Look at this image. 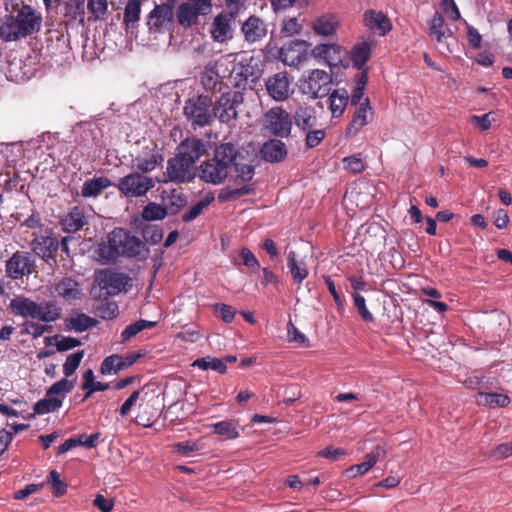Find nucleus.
I'll list each match as a JSON object with an SVG mask.
<instances>
[{
	"mask_svg": "<svg viewBox=\"0 0 512 512\" xmlns=\"http://www.w3.org/2000/svg\"><path fill=\"white\" fill-rule=\"evenodd\" d=\"M5 15L0 25V38L4 41H17L41 29L42 15L23 0H4Z\"/></svg>",
	"mask_w": 512,
	"mask_h": 512,
	"instance_id": "obj_1",
	"label": "nucleus"
},
{
	"mask_svg": "<svg viewBox=\"0 0 512 512\" xmlns=\"http://www.w3.org/2000/svg\"><path fill=\"white\" fill-rule=\"evenodd\" d=\"M97 253L103 261L114 263L120 256L126 258L143 256L146 258L149 249L141 239L132 235L130 231L116 227L108 234L107 241L98 245Z\"/></svg>",
	"mask_w": 512,
	"mask_h": 512,
	"instance_id": "obj_2",
	"label": "nucleus"
},
{
	"mask_svg": "<svg viewBox=\"0 0 512 512\" xmlns=\"http://www.w3.org/2000/svg\"><path fill=\"white\" fill-rule=\"evenodd\" d=\"M238 156L239 151L232 143H221L216 146L213 157L199 167L200 179L213 185L223 183L230 175Z\"/></svg>",
	"mask_w": 512,
	"mask_h": 512,
	"instance_id": "obj_3",
	"label": "nucleus"
},
{
	"mask_svg": "<svg viewBox=\"0 0 512 512\" xmlns=\"http://www.w3.org/2000/svg\"><path fill=\"white\" fill-rule=\"evenodd\" d=\"M75 380L63 378L52 384L43 399L37 401L33 410L35 414L45 415L57 411L63 404L66 396L74 389Z\"/></svg>",
	"mask_w": 512,
	"mask_h": 512,
	"instance_id": "obj_4",
	"label": "nucleus"
},
{
	"mask_svg": "<svg viewBox=\"0 0 512 512\" xmlns=\"http://www.w3.org/2000/svg\"><path fill=\"white\" fill-rule=\"evenodd\" d=\"M183 112L194 128L208 126L215 118L213 100L207 95L189 98L185 102Z\"/></svg>",
	"mask_w": 512,
	"mask_h": 512,
	"instance_id": "obj_5",
	"label": "nucleus"
},
{
	"mask_svg": "<svg viewBox=\"0 0 512 512\" xmlns=\"http://www.w3.org/2000/svg\"><path fill=\"white\" fill-rule=\"evenodd\" d=\"M36 272V260L28 251L17 250L5 262V276L12 281L22 280Z\"/></svg>",
	"mask_w": 512,
	"mask_h": 512,
	"instance_id": "obj_6",
	"label": "nucleus"
},
{
	"mask_svg": "<svg viewBox=\"0 0 512 512\" xmlns=\"http://www.w3.org/2000/svg\"><path fill=\"white\" fill-rule=\"evenodd\" d=\"M31 248L35 255L41 258L46 264L52 266L56 263L59 239L53 229L46 228L39 234L33 233Z\"/></svg>",
	"mask_w": 512,
	"mask_h": 512,
	"instance_id": "obj_7",
	"label": "nucleus"
},
{
	"mask_svg": "<svg viewBox=\"0 0 512 512\" xmlns=\"http://www.w3.org/2000/svg\"><path fill=\"white\" fill-rule=\"evenodd\" d=\"M261 69L254 57H242L235 62L229 74V81L234 88L245 90L249 79L256 82Z\"/></svg>",
	"mask_w": 512,
	"mask_h": 512,
	"instance_id": "obj_8",
	"label": "nucleus"
},
{
	"mask_svg": "<svg viewBox=\"0 0 512 512\" xmlns=\"http://www.w3.org/2000/svg\"><path fill=\"white\" fill-rule=\"evenodd\" d=\"M212 11L210 0H187L181 3L176 11V19L183 28L199 24V17L206 16Z\"/></svg>",
	"mask_w": 512,
	"mask_h": 512,
	"instance_id": "obj_9",
	"label": "nucleus"
},
{
	"mask_svg": "<svg viewBox=\"0 0 512 512\" xmlns=\"http://www.w3.org/2000/svg\"><path fill=\"white\" fill-rule=\"evenodd\" d=\"M293 120L282 107H272L263 117V128L278 138H288L291 134Z\"/></svg>",
	"mask_w": 512,
	"mask_h": 512,
	"instance_id": "obj_10",
	"label": "nucleus"
},
{
	"mask_svg": "<svg viewBox=\"0 0 512 512\" xmlns=\"http://www.w3.org/2000/svg\"><path fill=\"white\" fill-rule=\"evenodd\" d=\"M155 186V182L139 172L130 173L119 179L115 187L119 192L128 198H138L145 196Z\"/></svg>",
	"mask_w": 512,
	"mask_h": 512,
	"instance_id": "obj_11",
	"label": "nucleus"
},
{
	"mask_svg": "<svg viewBox=\"0 0 512 512\" xmlns=\"http://www.w3.org/2000/svg\"><path fill=\"white\" fill-rule=\"evenodd\" d=\"M194 177V165L175 153L174 157L168 159L163 179H159L158 182L181 184L192 181Z\"/></svg>",
	"mask_w": 512,
	"mask_h": 512,
	"instance_id": "obj_12",
	"label": "nucleus"
},
{
	"mask_svg": "<svg viewBox=\"0 0 512 512\" xmlns=\"http://www.w3.org/2000/svg\"><path fill=\"white\" fill-rule=\"evenodd\" d=\"M243 101L244 97L241 91L222 93L214 104L215 117H218L222 123L236 120L238 118L237 108Z\"/></svg>",
	"mask_w": 512,
	"mask_h": 512,
	"instance_id": "obj_13",
	"label": "nucleus"
},
{
	"mask_svg": "<svg viewBox=\"0 0 512 512\" xmlns=\"http://www.w3.org/2000/svg\"><path fill=\"white\" fill-rule=\"evenodd\" d=\"M332 77L324 70L315 69L301 84V90L312 99L322 98L331 90Z\"/></svg>",
	"mask_w": 512,
	"mask_h": 512,
	"instance_id": "obj_14",
	"label": "nucleus"
},
{
	"mask_svg": "<svg viewBox=\"0 0 512 512\" xmlns=\"http://www.w3.org/2000/svg\"><path fill=\"white\" fill-rule=\"evenodd\" d=\"M130 277L124 273L112 270H102L96 276V282L102 290H106L108 295H117L125 290Z\"/></svg>",
	"mask_w": 512,
	"mask_h": 512,
	"instance_id": "obj_15",
	"label": "nucleus"
},
{
	"mask_svg": "<svg viewBox=\"0 0 512 512\" xmlns=\"http://www.w3.org/2000/svg\"><path fill=\"white\" fill-rule=\"evenodd\" d=\"M308 43L292 40L279 50V59L288 66L296 67L307 59Z\"/></svg>",
	"mask_w": 512,
	"mask_h": 512,
	"instance_id": "obj_16",
	"label": "nucleus"
},
{
	"mask_svg": "<svg viewBox=\"0 0 512 512\" xmlns=\"http://www.w3.org/2000/svg\"><path fill=\"white\" fill-rule=\"evenodd\" d=\"M291 81L287 72H278L270 76L266 82L265 87L268 95L275 101H285L290 95Z\"/></svg>",
	"mask_w": 512,
	"mask_h": 512,
	"instance_id": "obj_17",
	"label": "nucleus"
},
{
	"mask_svg": "<svg viewBox=\"0 0 512 512\" xmlns=\"http://www.w3.org/2000/svg\"><path fill=\"white\" fill-rule=\"evenodd\" d=\"M144 355L145 353L140 351L136 353H129L125 356H120L117 354L110 355L102 361L100 372L103 375L117 373L123 369L129 368Z\"/></svg>",
	"mask_w": 512,
	"mask_h": 512,
	"instance_id": "obj_18",
	"label": "nucleus"
},
{
	"mask_svg": "<svg viewBox=\"0 0 512 512\" xmlns=\"http://www.w3.org/2000/svg\"><path fill=\"white\" fill-rule=\"evenodd\" d=\"M206 153V145L203 140L196 137H188L180 142L176 148V154L186 159L192 165Z\"/></svg>",
	"mask_w": 512,
	"mask_h": 512,
	"instance_id": "obj_19",
	"label": "nucleus"
},
{
	"mask_svg": "<svg viewBox=\"0 0 512 512\" xmlns=\"http://www.w3.org/2000/svg\"><path fill=\"white\" fill-rule=\"evenodd\" d=\"M164 161L163 155L154 147H145L133 160L137 170L142 174L149 173L160 166Z\"/></svg>",
	"mask_w": 512,
	"mask_h": 512,
	"instance_id": "obj_20",
	"label": "nucleus"
},
{
	"mask_svg": "<svg viewBox=\"0 0 512 512\" xmlns=\"http://www.w3.org/2000/svg\"><path fill=\"white\" fill-rule=\"evenodd\" d=\"M234 13H227L225 11L219 13L213 20L211 26L212 38L220 43L232 38L231 24L234 21Z\"/></svg>",
	"mask_w": 512,
	"mask_h": 512,
	"instance_id": "obj_21",
	"label": "nucleus"
},
{
	"mask_svg": "<svg viewBox=\"0 0 512 512\" xmlns=\"http://www.w3.org/2000/svg\"><path fill=\"white\" fill-rule=\"evenodd\" d=\"M59 224L65 233H76L88 224L84 209L80 206L72 207L69 212L59 219Z\"/></svg>",
	"mask_w": 512,
	"mask_h": 512,
	"instance_id": "obj_22",
	"label": "nucleus"
},
{
	"mask_svg": "<svg viewBox=\"0 0 512 512\" xmlns=\"http://www.w3.org/2000/svg\"><path fill=\"white\" fill-rule=\"evenodd\" d=\"M363 23L369 30L385 36L392 29L390 19L382 12L373 9L366 10L363 14Z\"/></svg>",
	"mask_w": 512,
	"mask_h": 512,
	"instance_id": "obj_23",
	"label": "nucleus"
},
{
	"mask_svg": "<svg viewBox=\"0 0 512 512\" xmlns=\"http://www.w3.org/2000/svg\"><path fill=\"white\" fill-rule=\"evenodd\" d=\"M54 292L57 297L68 303L80 300L83 296L79 282L71 277H63L55 283Z\"/></svg>",
	"mask_w": 512,
	"mask_h": 512,
	"instance_id": "obj_24",
	"label": "nucleus"
},
{
	"mask_svg": "<svg viewBox=\"0 0 512 512\" xmlns=\"http://www.w3.org/2000/svg\"><path fill=\"white\" fill-rule=\"evenodd\" d=\"M9 309L16 316L37 320L40 311V304L28 297L19 295L10 301Z\"/></svg>",
	"mask_w": 512,
	"mask_h": 512,
	"instance_id": "obj_25",
	"label": "nucleus"
},
{
	"mask_svg": "<svg viewBox=\"0 0 512 512\" xmlns=\"http://www.w3.org/2000/svg\"><path fill=\"white\" fill-rule=\"evenodd\" d=\"M373 111L368 98H364L355 110L352 121L346 129V135H355L372 119Z\"/></svg>",
	"mask_w": 512,
	"mask_h": 512,
	"instance_id": "obj_26",
	"label": "nucleus"
},
{
	"mask_svg": "<svg viewBox=\"0 0 512 512\" xmlns=\"http://www.w3.org/2000/svg\"><path fill=\"white\" fill-rule=\"evenodd\" d=\"M287 154V147L280 139H269L263 143L260 149L261 158L269 163L282 162Z\"/></svg>",
	"mask_w": 512,
	"mask_h": 512,
	"instance_id": "obj_27",
	"label": "nucleus"
},
{
	"mask_svg": "<svg viewBox=\"0 0 512 512\" xmlns=\"http://www.w3.org/2000/svg\"><path fill=\"white\" fill-rule=\"evenodd\" d=\"M173 8L170 4L156 5L149 13L147 25L150 30L159 31L173 20Z\"/></svg>",
	"mask_w": 512,
	"mask_h": 512,
	"instance_id": "obj_28",
	"label": "nucleus"
},
{
	"mask_svg": "<svg viewBox=\"0 0 512 512\" xmlns=\"http://www.w3.org/2000/svg\"><path fill=\"white\" fill-rule=\"evenodd\" d=\"M373 41L368 38H363L360 42L355 44L350 51V60L353 67L362 69L365 67L368 60L372 55Z\"/></svg>",
	"mask_w": 512,
	"mask_h": 512,
	"instance_id": "obj_29",
	"label": "nucleus"
},
{
	"mask_svg": "<svg viewBox=\"0 0 512 512\" xmlns=\"http://www.w3.org/2000/svg\"><path fill=\"white\" fill-rule=\"evenodd\" d=\"M340 25L339 18L334 13H324L313 21L314 32L321 36H332Z\"/></svg>",
	"mask_w": 512,
	"mask_h": 512,
	"instance_id": "obj_30",
	"label": "nucleus"
},
{
	"mask_svg": "<svg viewBox=\"0 0 512 512\" xmlns=\"http://www.w3.org/2000/svg\"><path fill=\"white\" fill-rule=\"evenodd\" d=\"M161 197L163 205L167 208V213L170 215H176L187 204L185 194L179 189H172L169 192L163 191Z\"/></svg>",
	"mask_w": 512,
	"mask_h": 512,
	"instance_id": "obj_31",
	"label": "nucleus"
},
{
	"mask_svg": "<svg viewBox=\"0 0 512 512\" xmlns=\"http://www.w3.org/2000/svg\"><path fill=\"white\" fill-rule=\"evenodd\" d=\"M242 32L245 40L248 42H256L266 35V29L263 21L256 17L250 16L242 25Z\"/></svg>",
	"mask_w": 512,
	"mask_h": 512,
	"instance_id": "obj_32",
	"label": "nucleus"
},
{
	"mask_svg": "<svg viewBox=\"0 0 512 512\" xmlns=\"http://www.w3.org/2000/svg\"><path fill=\"white\" fill-rule=\"evenodd\" d=\"M287 267L291 273V276L297 284H301L304 279L308 276V269L306 264L302 260L297 259L295 251H290L287 256Z\"/></svg>",
	"mask_w": 512,
	"mask_h": 512,
	"instance_id": "obj_33",
	"label": "nucleus"
},
{
	"mask_svg": "<svg viewBox=\"0 0 512 512\" xmlns=\"http://www.w3.org/2000/svg\"><path fill=\"white\" fill-rule=\"evenodd\" d=\"M112 185L107 177H95L84 182L81 195L85 198L97 197L101 192Z\"/></svg>",
	"mask_w": 512,
	"mask_h": 512,
	"instance_id": "obj_34",
	"label": "nucleus"
},
{
	"mask_svg": "<svg viewBox=\"0 0 512 512\" xmlns=\"http://www.w3.org/2000/svg\"><path fill=\"white\" fill-rule=\"evenodd\" d=\"M430 36L435 37L438 43H444L446 38L452 35L449 27L444 23L443 16L436 12L429 22Z\"/></svg>",
	"mask_w": 512,
	"mask_h": 512,
	"instance_id": "obj_35",
	"label": "nucleus"
},
{
	"mask_svg": "<svg viewBox=\"0 0 512 512\" xmlns=\"http://www.w3.org/2000/svg\"><path fill=\"white\" fill-rule=\"evenodd\" d=\"M294 121L297 127L308 131L316 126L315 111L310 107H298L294 114Z\"/></svg>",
	"mask_w": 512,
	"mask_h": 512,
	"instance_id": "obj_36",
	"label": "nucleus"
},
{
	"mask_svg": "<svg viewBox=\"0 0 512 512\" xmlns=\"http://www.w3.org/2000/svg\"><path fill=\"white\" fill-rule=\"evenodd\" d=\"M349 101L348 92L345 89H337L329 96V107L333 117H339L343 114Z\"/></svg>",
	"mask_w": 512,
	"mask_h": 512,
	"instance_id": "obj_37",
	"label": "nucleus"
},
{
	"mask_svg": "<svg viewBox=\"0 0 512 512\" xmlns=\"http://www.w3.org/2000/svg\"><path fill=\"white\" fill-rule=\"evenodd\" d=\"M214 434L221 437L223 440H234L239 437L237 429V422L234 421H220L211 425Z\"/></svg>",
	"mask_w": 512,
	"mask_h": 512,
	"instance_id": "obj_38",
	"label": "nucleus"
},
{
	"mask_svg": "<svg viewBox=\"0 0 512 512\" xmlns=\"http://www.w3.org/2000/svg\"><path fill=\"white\" fill-rule=\"evenodd\" d=\"M98 321L84 313H78L74 317H70L66 320V326L68 329L74 330L76 332H84L94 326Z\"/></svg>",
	"mask_w": 512,
	"mask_h": 512,
	"instance_id": "obj_39",
	"label": "nucleus"
},
{
	"mask_svg": "<svg viewBox=\"0 0 512 512\" xmlns=\"http://www.w3.org/2000/svg\"><path fill=\"white\" fill-rule=\"evenodd\" d=\"M141 13V0H128L123 16V23L127 28H133L139 21Z\"/></svg>",
	"mask_w": 512,
	"mask_h": 512,
	"instance_id": "obj_40",
	"label": "nucleus"
},
{
	"mask_svg": "<svg viewBox=\"0 0 512 512\" xmlns=\"http://www.w3.org/2000/svg\"><path fill=\"white\" fill-rule=\"evenodd\" d=\"M157 325L155 321L138 320L134 323L129 324L121 333V341L127 342L131 338L135 337L138 333L145 329L154 328Z\"/></svg>",
	"mask_w": 512,
	"mask_h": 512,
	"instance_id": "obj_41",
	"label": "nucleus"
},
{
	"mask_svg": "<svg viewBox=\"0 0 512 512\" xmlns=\"http://www.w3.org/2000/svg\"><path fill=\"white\" fill-rule=\"evenodd\" d=\"M477 402L479 404L503 408L509 405L510 398L507 395L500 393L479 392L477 396Z\"/></svg>",
	"mask_w": 512,
	"mask_h": 512,
	"instance_id": "obj_42",
	"label": "nucleus"
},
{
	"mask_svg": "<svg viewBox=\"0 0 512 512\" xmlns=\"http://www.w3.org/2000/svg\"><path fill=\"white\" fill-rule=\"evenodd\" d=\"M62 314V309L54 302L48 301L43 305L40 304V311L38 319L42 322H55L60 319Z\"/></svg>",
	"mask_w": 512,
	"mask_h": 512,
	"instance_id": "obj_43",
	"label": "nucleus"
},
{
	"mask_svg": "<svg viewBox=\"0 0 512 512\" xmlns=\"http://www.w3.org/2000/svg\"><path fill=\"white\" fill-rule=\"evenodd\" d=\"M85 5L83 0H69L65 3L64 16L69 21L79 20L84 22Z\"/></svg>",
	"mask_w": 512,
	"mask_h": 512,
	"instance_id": "obj_44",
	"label": "nucleus"
},
{
	"mask_svg": "<svg viewBox=\"0 0 512 512\" xmlns=\"http://www.w3.org/2000/svg\"><path fill=\"white\" fill-rule=\"evenodd\" d=\"M167 211L164 205L150 202L144 206L141 216L145 221L162 220L168 215Z\"/></svg>",
	"mask_w": 512,
	"mask_h": 512,
	"instance_id": "obj_45",
	"label": "nucleus"
},
{
	"mask_svg": "<svg viewBox=\"0 0 512 512\" xmlns=\"http://www.w3.org/2000/svg\"><path fill=\"white\" fill-rule=\"evenodd\" d=\"M232 170L236 172L233 181L237 185L249 182L255 174L254 167L252 165L240 163L237 159L235 160V164H233Z\"/></svg>",
	"mask_w": 512,
	"mask_h": 512,
	"instance_id": "obj_46",
	"label": "nucleus"
},
{
	"mask_svg": "<svg viewBox=\"0 0 512 512\" xmlns=\"http://www.w3.org/2000/svg\"><path fill=\"white\" fill-rule=\"evenodd\" d=\"M214 200L213 195H207L195 205H193L187 212L182 215V220L184 222H190L197 218L205 208L209 206V204Z\"/></svg>",
	"mask_w": 512,
	"mask_h": 512,
	"instance_id": "obj_47",
	"label": "nucleus"
},
{
	"mask_svg": "<svg viewBox=\"0 0 512 512\" xmlns=\"http://www.w3.org/2000/svg\"><path fill=\"white\" fill-rule=\"evenodd\" d=\"M351 297L361 319L367 323L374 322L375 318L367 308L365 298L359 293H351Z\"/></svg>",
	"mask_w": 512,
	"mask_h": 512,
	"instance_id": "obj_48",
	"label": "nucleus"
},
{
	"mask_svg": "<svg viewBox=\"0 0 512 512\" xmlns=\"http://www.w3.org/2000/svg\"><path fill=\"white\" fill-rule=\"evenodd\" d=\"M202 84L205 90L211 91L212 93L221 92L223 82L220 76L214 71H207L202 76Z\"/></svg>",
	"mask_w": 512,
	"mask_h": 512,
	"instance_id": "obj_49",
	"label": "nucleus"
},
{
	"mask_svg": "<svg viewBox=\"0 0 512 512\" xmlns=\"http://www.w3.org/2000/svg\"><path fill=\"white\" fill-rule=\"evenodd\" d=\"M83 357L84 350L77 351L67 356L65 363L63 364V373L66 379L75 373Z\"/></svg>",
	"mask_w": 512,
	"mask_h": 512,
	"instance_id": "obj_50",
	"label": "nucleus"
},
{
	"mask_svg": "<svg viewBox=\"0 0 512 512\" xmlns=\"http://www.w3.org/2000/svg\"><path fill=\"white\" fill-rule=\"evenodd\" d=\"M193 365L197 366L203 370L212 369L221 374H224L227 371L225 362L219 358H211V359L200 358V359H197Z\"/></svg>",
	"mask_w": 512,
	"mask_h": 512,
	"instance_id": "obj_51",
	"label": "nucleus"
},
{
	"mask_svg": "<svg viewBox=\"0 0 512 512\" xmlns=\"http://www.w3.org/2000/svg\"><path fill=\"white\" fill-rule=\"evenodd\" d=\"M145 242L152 245L158 244L163 238V232L158 225H146L142 231Z\"/></svg>",
	"mask_w": 512,
	"mask_h": 512,
	"instance_id": "obj_52",
	"label": "nucleus"
},
{
	"mask_svg": "<svg viewBox=\"0 0 512 512\" xmlns=\"http://www.w3.org/2000/svg\"><path fill=\"white\" fill-rule=\"evenodd\" d=\"M343 162L345 169L354 174L361 173L365 169V163L359 155L345 157Z\"/></svg>",
	"mask_w": 512,
	"mask_h": 512,
	"instance_id": "obj_53",
	"label": "nucleus"
},
{
	"mask_svg": "<svg viewBox=\"0 0 512 512\" xmlns=\"http://www.w3.org/2000/svg\"><path fill=\"white\" fill-rule=\"evenodd\" d=\"M240 257L243 264L249 268L252 272H258L260 264L255 255L246 247H243L240 251Z\"/></svg>",
	"mask_w": 512,
	"mask_h": 512,
	"instance_id": "obj_54",
	"label": "nucleus"
},
{
	"mask_svg": "<svg viewBox=\"0 0 512 512\" xmlns=\"http://www.w3.org/2000/svg\"><path fill=\"white\" fill-rule=\"evenodd\" d=\"M97 314L102 319H113L118 314V306L115 302H106L98 306Z\"/></svg>",
	"mask_w": 512,
	"mask_h": 512,
	"instance_id": "obj_55",
	"label": "nucleus"
},
{
	"mask_svg": "<svg viewBox=\"0 0 512 512\" xmlns=\"http://www.w3.org/2000/svg\"><path fill=\"white\" fill-rule=\"evenodd\" d=\"M215 312L218 316L226 323H231L234 320L236 311L235 309L227 304L219 303L214 306Z\"/></svg>",
	"mask_w": 512,
	"mask_h": 512,
	"instance_id": "obj_56",
	"label": "nucleus"
},
{
	"mask_svg": "<svg viewBox=\"0 0 512 512\" xmlns=\"http://www.w3.org/2000/svg\"><path fill=\"white\" fill-rule=\"evenodd\" d=\"M386 457V450L383 446L377 445L373 451L366 454L364 463L371 469L378 460Z\"/></svg>",
	"mask_w": 512,
	"mask_h": 512,
	"instance_id": "obj_57",
	"label": "nucleus"
},
{
	"mask_svg": "<svg viewBox=\"0 0 512 512\" xmlns=\"http://www.w3.org/2000/svg\"><path fill=\"white\" fill-rule=\"evenodd\" d=\"M87 8L96 19H100L107 11V0H89Z\"/></svg>",
	"mask_w": 512,
	"mask_h": 512,
	"instance_id": "obj_58",
	"label": "nucleus"
},
{
	"mask_svg": "<svg viewBox=\"0 0 512 512\" xmlns=\"http://www.w3.org/2000/svg\"><path fill=\"white\" fill-rule=\"evenodd\" d=\"M52 329L49 325H42L35 322H27L23 333L30 334L34 339L42 336Z\"/></svg>",
	"mask_w": 512,
	"mask_h": 512,
	"instance_id": "obj_59",
	"label": "nucleus"
},
{
	"mask_svg": "<svg viewBox=\"0 0 512 512\" xmlns=\"http://www.w3.org/2000/svg\"><path fill=\"white\" fill-rule=\"evenodd\" d=\"M470 121L476 123L481 130L486 131L491 127L492 122L495 121L494 112L491 111L481 116L472 115Z\"/></svg>",
	"mask_w": 512,
	"mask_h": 512,
	"instance_id": "obj_60",
	"label": "nucleus"
},
{
	"mask_svg": "<svg viewBox=\"0 0 512 512\" xmlns=\"http://www.w3.org/2000/svg\"><path fill=\"white\" fill-rule=\"evenodd\" d=\"M326 133L323 129H316V130H308V133L306 135V146L308 148H314L318 146L322 140L324 139Z\"/></svg>",
	"mask_w": 512,
	"mask_h": 512,
	"instance_id": "obj_61",
	"label": "nucleus"
},
{
	"mask_svg": "<svg viewBox=\"0 0 512 512\" xmlns=\"http://www.w3.org/2000/svg\"><path fill=\"white\" fill-rule=\"evenodd\" d=\"M81 344L82 343L80 340H78L77 338H74V337H70V336H68V337L63 336L60 340H57L55 343L57 351H59V352H65V351L71 350L73 348L80 346Z\"/></svg>",
	"mask_w": 512,
	"mask_h": 512,
	"instance_id": "obj_62",
	"label": "nucleus"
},
{
	"mask_svg": "<svg viewBox=\"0 0 512 512\" xmlns=\"http://www.w3.org/2000/svg\"><path fill=\"white\" fill-rule=\"evenodd\" d=\"M301 29L302 27L296 18H288L283 20L281 32L285 36H293L298 34Z\"/></svg>",
	"mask_w": 512,
	"mask_h": 512,
	"instance_id": "obj_63",
	"label": "nucleus"
},
{
	"mask_svg": "<svg viewBox=\"0 0 512 512\" xmlns=\"http://www.w3.org/2000/svg\"><path fill=\"white\" fill-rule=\"evenodd\" d=\"M492 457H494L497 460L505 459L512 455V442H506L498 445L493 451H492Z\"/></svg>",
	"mask_w": 512,
	"mask_h": 512,
	"instance_id": "obj_64",
	"label": "nucleus"
}]
</instances>
